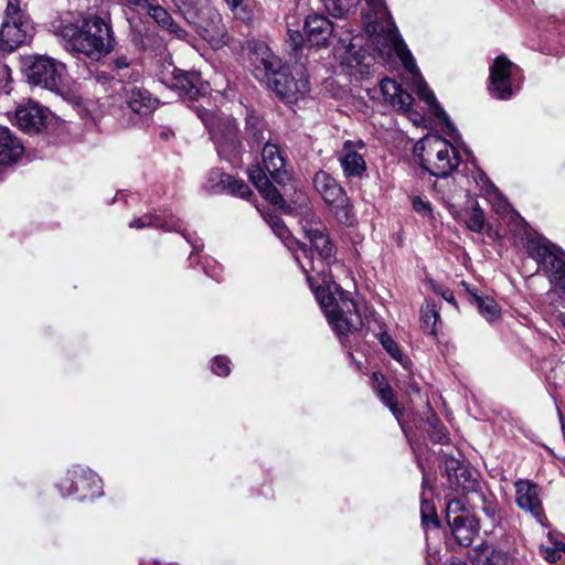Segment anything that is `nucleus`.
Wrapping results in <instances>:
<instances>
[{"label": "nucleus", "mask_w": 565, "mask_h": 565, "mask_svg": "<svg viewBox=\"0 0 565 565\" xmlns=\"http://www.w3.org/2000/svg\"><path fill=\"white\" fill-rule=\"evenodd\" d=\"M306 237L316 249L318 257L313 259L308 249V257L300 253L301 260L307 259L310 265V269L305 274L329 323L338 334L344 335L359 331L363 327V322L356 305L348 292L334 281L330 271L329 260L334 254V248L326 226L311 231V234ZM301 263L303 264V262Z\"/></svg>", "instance_id": "obj_1"}, {"label": "nucleus", "mask_w": 565, "mask_h": 565, "mask_svg": "<svg viewBox=\"0 0 565 565\" xmlns=\"http://www.w3.org/2000/svg\"><path fill=\"white\" fill-rule=\"evenodd\" d=\"M446 472L449 477L450 486L454 487L457 492L465 494L476 491L478 487L477 480L472 477L471 471L461 466L459 461H448Z\"/></svg>", "instance_id": "obj_18"}, {"label": "nucleus", "mask_w": 565, "mask_h": 565, "mask_svg": "<svg viewBox=\"0 0 565 565\" xmlns=\"http://www.w3.org/2000/svg\"><path fill=\"white\" fill-rule=\"evenodd\" d=\"M213 373L220 376H227L230 374V360L226 356L214 358L211 366Z\"/></svg>", "instance_id": "obj_40"}, {"label": "nucleus", "mask_w": 565, "mask_h": 565, "mask_svg": "<svg viewBox=\"0 0 565 565\" xmlns=\"http://www.w3.org/2000/svg\"><path fill=\"white\" fill-rule=\"evenodd\" d=\"M64 70L56 60L39 55L28 65L25 75L29 83L56 92L61 88Z\"/></svg>", "instance_id": "obj_8"}, {"label": "nucleus", "mask_w": 565, "mask_h": 565, "mask_svg": "<svg viewBox=\"0 0 565 565\" xmlns=\"http://www.w3.org/2000/svg\"><path fill=\"white\" fill-rule=\"evenodd\" d=\"M258 191L264 196V199L269 201L271 204L277 206L282 205L284 199L279 191L270 183V181H267L266 185L264 184L260 188H258Z\"/></svg>", "instance_id": "obj_36"}, {"label": "nucleus", "mask_w": 565, "mask_h": 565, "mask_svg": "<svg viewBox=\"0 0 565 565\" xmlns=\"http://www.w3.org/2000/svg\"><path fill=\"white\" fill-rule=\"evenodd\" d=\"M268 223L271 226L275 234L284 242L287 248L291 250L296 262L300 265L303 273H308L306 264L301 263L300 255L301 253L305 257H308L306 245L290 237L288 228L285 226L284 222L278 216H270Z\"/></svg>", "instance_id": "obj_20"}, {"label": "nucleus", "mask_w": 565, "mask_h": 565, "mask_svg": "<svg viewBox=\"0 0 565 565\" xmlns=\"http://www.w3.org/2000/svg\"><path fill=\"white\" fill-rule=\"evenodd\" d=\"M288 42H289L290 46L295 51H297L302 46V44L305 42V36L298 30L288 29Z\"/></svg>", "instance_id": "obj_46"}, {"label": "nucleus", "mask_w": 565, "mask_h": 565, "mask_svg": "<svg viewBox=\"0 0 565 565\" xmlns=\"http://www.w3.org/2000/svg\"><path fill=\"white\" fill-rule=\"evenodd\" d=\"M373 380L377 382V385L374 387L376 394L380 396L382 402L390 408L392 414L399 418L403 413V409L398 406L395 394L392 387L384 382V379L379 373H373Z\"/></svg>", "instance_id": "obj_26"}, {"label": "nucleus", "mask_w": 565, "mask_h": 565, "mask_svg": "<svg viewBox=\"0 0 565 565\" xmlns=\"http://www.w3.org/2000/svg\"><path fill=\"white\" fill-rule=\"evenodd\" d=\"M330 206H332L334 215L339 223L345 225L353 224L354 215L352 211V205L347 194L344 195L343 201L339 200V202H334V204H331Z\"/></svg>", "instance_id": "obj_31"}, {"label": "nucleus", "mask_w": 565, "mask_h": 565, "mask_svg": "<svg viewBox=\"0 0 565 565\" xmlns=\"http://www.w3.org/2000/svg\"><path fill=\"white\" fill-rule=\"evenodd\" d=\"M411 387H412V390H413L414 392H416V393H418V392H419V387H418L416 384H413Z\"/></svg>", "instance_id": "obj_57"}, {"label": "nucleus", "mask_w": 565, "mask_h": 565, "mask_svg": "<svg viewBox=\"0 0 565 565\" xmlns=\"http://www.w3.org/2000/svg\"><path fill=\"white\" fill-rule=\"evenodd\" d=\"M147 13L156 21L160 28H166L173 19L170 13L160 4L151 2Z\"/></svg>", "instance_id": "obj_35"}, {"label": "nucleus", "mask_w": 565, "mask_h": 565, "mask_svg": "<svg viewBox=\"0 0 565 565\" xmlns=\"http://www.w3.org/2000/svg\"><path fill=\"white\" fill-rule=\"evenodd\" d=\"M253 74L287 103H296L310 89L308 76L301 67L291 71L282 66L280 58L269 51L255 62Z\"/></svg>", "instance_id": "obj_4"}, {"label": "nucleus", "mask_w": 565, "mask_h": 565, "mask_svg": "<svg viewBox=\"0 0 565 565\" xmlns=\"http://www.w3.org/2000/svg\"><path fill=\"white\" fill-rule=\"evenodd\" d=\"M232 10L236 9L242 0H225Z\"/></svg>", "instance_id": "obj_52"}, {"label": "nucleus", "mask_w": 565, "mask_h": 565, "mask_svg": "<svg viewBox=\"0 0 565 565\" xmlns=\"http://www.w3.org/2000/svg\"><path fill=\"white\" fill-rule=\"evenodd\" d=\"M459 505V501H452L448 504L447 522L451 529V533L455 540L462 546H469L475 541V537L479 531V526L478 522L469 515H451L450 510L452 507L458 509Z\"/></svg>", "instance_id": "obj_12"}, {"label": "nucleus", "mask_w": 565, "mask_h": 565, "mask_svg": "<svg viewBox=\"0 0 565 565\" xmlns=\"http://www.w3.org/2000/svg\"><path fill=\"white\" fill-rule=\"evenodd\" d=\"M486 195L488 200L491 202V204L494 206L497 212H502L507 210L508 203L498 192L497 189H492V191H489Z\"/></svg>", "instance_id": "obj_44"}, {"label": "nucleus", "mask_w": 565, "mask_h": 565, "mask_svg": "<svg viewBox=\"0 0 565 565\" xmlns=\"http://www.w3.org/2000/svg\"><path fill=\"white\" fill-rule=\"evenodd\" d=\"M299 222L306 236L310 235L311 231L320 230L324 226L317 213L308 206L300 211Z\"/></svg>", "instance_id": "obj_30"}, {"label": "nucleus", "mask_w": 565, "mask_h": 565, "mask_svg": "<svg viewBox=\"0 0 565 565\" xmlns=\"http://www.w3.org/2000/svg\"><path fill=\"white\" fill-rule=\"evenodd\" d=\"M446 440H447V437L445 435H441L438 437L439 443H446Z\"/></svg>", "instance_id": "obj_55"}, {"label": "nucleus", "mask_w": 565, "mask_h": 565, "mask_svg": "<svg viewBox=\"0 0 565 565\" xmlns=\"http://www.w3.org/2000/svg\"><path fill=\"white\" fill-rule=\"evenodd\" d=\"M263 162L266 171L278 184H286L290 180L289 172L285 169V159L277 145L266 142L263 148Z\"/></svg>", "instance_id": "obj_16"}, {"label": "nucleus", "mask_w": 565, "mask_h": 565, "mask_svg": "<svg viewBox=\"0 0 565 565\" xmlns=\"http://www.w3.org/2000/svg\"><path fill=\"white\" fill-rule=\"evenodd\" d=\"M542 264L550 273L552 282L565 294V262L554 252L544 248Z\"/></svg>", "instance_id": "obj_24"}, {"label": "nucleus", "mask_w": 565, "mask_h": 565, "mask_svg": "<svg viewBox=\"0 0 565 565\" xmlns=\"http://www.w3.org/2000/svg\"><path fill=\"white\" fill-rule=\"evenodd\" d=\"M189 24L214 49L226 44L227 31L220 12L211 7L200 9L186 7L180 9Z\"/></svg>", "instance_id": "obj_7"}, {"label": "nucleus", "mask_w": 565, "mask_h": 565, "mask_svg": "<svg viewBox=\"0 0 565 565\" xmlns=\"http://www.w3.org/2000/svg\"><path fill=\"white\" fill-rule=\"evenodd\" d=\"M462 221L466 226L476 233H480L484 226V214L478 202H472L462 214Z\"/></svg>", "instance_id": "obj_28"}, {"label": "nucleus", "mask_w": 565, "mask_h": 565, "mask_svg": "<svg viewBox=\"0 0 565 565\" xmlns=\"http://www.w3.org/2000/svg\"><path fill=\"white\" fill-rule=\"evenodd\" d=\"M441 296L444 297L445 300H447L449 302H452V300H454L452 292H450V291H444V292H441Z\"/></svg>", "instance_id": "obj_53"}, {"label": "nucleus", "mask_w": 565, "mask_h": 565, "mask_svg": "<svg viewBox=\"0 0 565 565\" xmlns=\"http://www.w3.org/2000/svg\"><path fill=\"white\" fill-rule=\"evenodd\" d=\"M246 134L248 136V142L252 146H259L265 139L264 130L260 122L255 117H248L246 120Z\"/></svg>", "instance_id": "obj_34"}, {"label": "nucleus", "mask_w": 565, "mask_h": 565, "mask_svg": "<svg viewBox=\"0 0 565 565\" xmlns=\"http://www.w3.org/2000/svg\"><path fill=\"white\" fill-rule=\"evenodd\" d=\"M420 319L425 331L429 334H434L436 332V322L439 319L436 306L429 301L423 305L420 309Z\"/></svg>", "instance_id": "obj_32"}, {"label": "nucleus", "mask_w": 565, "mask_h": 565, "mask_svg": "<svg viewBox=\"0 0 565 565\" xmlns=\"http://www.w3.org/2000/svg\"><path fill=\"white\" fill-rule=\"evenodd\" d=\"M380 342L393 359L402 361V353L398 345L387 333H381Z\"/></svg>", "instance_id": "obj_37"}, {"label": "nucleus", "mask_w": 565, "mask_h": 565, "mask_svg": "<svg viewBox=\"0 0 565 565\" xmlns=\"http://www.w3.org/2000/svg\"><path fill=\"white\" fill-rule=\"evenodd\" d=\"M126 6L135 10H145L149 8L151 1L150 0H121Z\"/></svg>", "instance_id": "obj_49"}, {"label": "nucleus", "mask_w": 565, "mask_h": 565, "mask_svg": "<svg viewBox=\"0 0 565 565\" xmlns=\"http://www.w3.org/2000/svg\"><path fill=\"white\" fill-rule=\"evenodd\" d=\"M198 83L199 76L195 73L183 72L181 70H175L173 72L172 86L192 99L195 98L200 93Z\"/></svg>", "instance_id": "obj_25"}, {"label": "nucleus", "mask_w": 565, "mask_h": 565, "mask_svg": "<svg viewBox=\"0 0 565 565\" xmlns=\"http://www.w3.org/2000/svg\"><path fill=\"white\" fill-rule=\"evenodd\" d=\"M472 302L478 307L479 312L490 322L500 317V308L494 299L471 294Z\"/></svg>", "instance_id": "obj_29"}, {"label": "nucleus", "mask_w": 565, "mask_h": 565, "mask_svg": "<svg viewBox=\"0 0 565 565\" xmlns=\"http://www.w3.org/2000/svg\"><path fill=\"white\" fill-rule=\"evenodd\" d=\"M413 209L423 217H433L430 203L426 200H423L420 196H415L413 199Z\"/></svg>", "instance_id": "obj_43"}, {"label": "nucleus", "mask_w": 565, "mask_h": 565, "mask_svg": "<svg viewBox=\"0 0 565 565\" xmlns=\"http://www.w3.org/2000/svg\"><path fill=\"white\" fill-rule=\"evenodd\" d=\"M226 193L234 194L239 198H247L250 194V189L243 180H237L231 175V182Z\"/></svg>", "instance_id": "obj_38"}, {"label": "nucleus", "mask_w": 565, "mask_h": 565, "mask_svg": "<svg viewBox=\"0 0 565 565\" xmlns=\"http://www.w3.org/2000/svg\"><path fill=\"white\" fill-rule=\"evenodd\" d=\"M213 138L221 153H236L241 147L237 127L233 119H226L217 124Z\"/></svg>", "instance_id": "obj_17"}, {"label": "nucleus", "mask_w": 565, "mask_h": 565, "mask_svg": "<svg viewBox=\"0 0 565 565\" xmlns=\"http://www.w3.org/2000/svg\"><path fill=\"white\" fill-rule=\"evenodd\" d=\"M51 31L60 36L66 51L99 61L115 46L110 24L97 15L75 18L66 12L50 23Z\"/></svg>", "instance_id": "obj_3"}, {"label": "nucleus", "mask_w": 565, "mask_h": 565, "mask_svg": "<svg viewBox=\"0 0 565 565\" xmlns=\"http://www.w3.org/2000/svg\"><path fill=\"white\" fill-rule=\"evenodd\" d=\"M33 24L20 0H8L0 29V49L12 52L33 36Z\"/></svg>", "instance_id": "obj_6"}, {"label": "nucleus", "mask_w": 565, "mask_h": 565, "mask_svg": "<svg viewBox=\"0 0 565 565\" xmlns=\"http://www.w3.org/2000/svg\"><path fill=\"white\" fill-rule=\"evenodd\" d=\"M329 13L333 17H344L348 14L360 0H321ZM367 7L372 10L373 15H369L370 25L373 33L376 35L373 38V43L379 47L380 54L385 57L390 56L392 52L403 62L405 68L413 75V85L417 96L424 100L434 111L435 116L439 119L447 121V115L437 103L434 93L427 87L423 77L419 74V70L416 66L415 60L411 52L405 46L404 42L398 38L396 29L388 25L385 34L379 32L384 31V28H380L379 22L384 20L388 12L383 0H365Z\"/></svg>", "instance_id": "obj_2"}, {"label": "nucleus", "mask_w": 565, "mask_h": 565, "mask_svg": "<svg viewBox=\"0 0 565 565\" xmlns=\"http://www.w3.org/2000/svg\"><path fill=\"white\" fill-rule=\"evenodd\" d=\"M484 565H509L508 555L501 550H491L487 555Z\"/></svg>", "instance_id": "obj_41"}, {"label": "nucleus", "mask_w": 565, "mask_h": 565, "mask_svg": "<svg viewBox=\"0 0 565 565\" xmlns=\"http://www.w3.org/2000/svg\"><path fill=\"white\" fill-rule=\"evenodd\" d=\"M544 556L550 563H556L561 559V551L558 548H546Z\"/></svg>", "instance_id": "obj_51"}, {"label": "nucleus", "mask_w": 565, "mask_h": 565, "mask_svg": "<svg viewBox=\"0 0 565 565\" xmlns=\"http://www.w3.org/2000/svg\"><path fill=\"white\" fill-rule=\"evenodd\" d=\"M303 32L310 45L323 46L333 33V25L327 17L313 13L306 18Z\"/></svg>", "instance_id": "obj_15"}, {"label": "nucleus", "mask_w": 565, "mask_h": 565, "mask_svg": "<svg viewBox=\"0 0 565 565\" xmlns=\"http://www.w3.org/2000/svg\"><path fill=\"white\" fill-rule=\"evenodd\" d=\"M449 565H467V564L463 563V562H455V561H452Z\"/></svg>", "instance_id": "obj_56"}, {"label": "nucleus", "mask_w": 565, "mask_h": 565, "mask_svg": "<svg viewBox=\"0 0 565 565\" xmlns=\"http://www.w3.org/2000/svg\"><path fill=\"white\" fill-rule=\"evenodd\" d=\"M516 66L505 56H499L490 67V90L500 99L512 96V73Z\"/></svg>", "instance_id": "obj_10"}, {"label": "nucleus", "mask_w": 565, "mask_h": 565, "mask_svg": "<svg viewBox=\"0 0 565 565\" xmlns=\"http://www.w3.org/2000/svg\"><path fill=\"white\" fill-rule=\"evenodd\" d=\"M422 522L425 526H428L429 524H433L436 526L438 524L437 515L435 513V510L429 501L423 500L422 501Z\"/></svg>", "instance_id": "obj_39"}, {"label": "nucleus", "mask_w": 565, "mask_h": 565, "mask_svg": "<svg viewBox=\"0 0 565 565\" xmlns=\"http://www.w3.org/2000/svg\"><path fill=\"white\" fill-rule=\"evenodd\" d=\"M58 488L64 497L79 494L81 499H85L100 493V479L90 469L74 466L61 480Z\"/></svg>", "instance_id": "obj_9"}, {"label": "nucleus", "mask_w": 565, "mask_h": 565, "mask_svg": "<svg viewBox=\"0 0 565 565\" xmlns=\"http://www.w3.org/2000/svg\"><path fill=\"white\" fill-rule=\"evenodd\" d=\"M126 103L134 113L147 115L156 108L158 100L147 89L134 86L126 93Z\"/></svg>", "instance_id": "obj_22"}, {"label": "nucleus", "mask_w": 565, "mask_h": 565, "mask_svg": "<svg viewBox=\"0 0 565 565\" xmlns=\"http://www.w3.org/2000/svg\"><path fill=\"white\" fill-rule=\"evenodd\" d=\"M24 151L23 145L6 128H0V164L15 162Z\"/></svg>", "instance_id": "obj_23"}, {"label": "nucleus", "mask_w": 565, "mask_h": 565, "mask_svg": "<svg viewBox=\"0 0 565 565\" xmlns=\"http://www.w3.org/2000/svg\"><path fill=\"white\" fill-rule=\"evenodd\" d=\"M514 487L518 507L521 510L531 513L541 522L544 512L541 500V488L539 484L527 479H521L515 481Z\"/></svg>", "instance_id": "obj_11"}, {"label": "nucleus", "mask_w": 565, "mask_h": 565, "mask_svg": "<svg viewBox=\"0 0 565 565\" xmlns=\"http://www.w3.org/2000/svg\"><path fill=\"white\" fill-rule=\"evenodd\" d=\"M365 148L362 140H348L339 152V161L347 177L361 178L366 170L364 156L360 150Z\"/></svg>", "instance_id": "obj_13"}, {"label": "nucleus", "mask_w": 565, "mask_h": 565, "mask_svg": "<svg viewBox=\"0 0 565 565\" xmlns=\"http://www.w3.org/2000/svg\"><path fill=\"white\" fill-rule=\"evenodd\" d=\"M248 177L257 189L264 184L266 185V182L269 181L264 170L258 166L248 169Z\"/></svg>", "instance_id": "obj_42"}, {"label": "nucleus", "mask_w": 565, "mask_h": 565, "mask_svg": "<svg viewBox=\"0 0 565 565\" xmlns=\"http://www.w3.org/2000/svg\"><path fill=\"white\" fill-rule=\"evenodd\" d=\"M163 29L173 34L179 40H185L188 36V32L181 28L173 19Z\"/></svg>", "instance_id": "obj_48"}, {"label": "nucleus", "mask_w": 565, "mask_h": 565, "mask_svg": "<svg viewBox=\"0 0 565 565\" xmlns=\"http://www.w3.org/2000/svg\"><path fill=\"white\" fill-rule=\"evenodd\" d=\"M47 116L49 110L32 100L19 105L15 110L17 125L25 132H39Z\"/></svg>", "instance_id": "obj_14"}, {"label": "nucleus", "mask_w": 565, "mask_h": 565, "mask_svg": "<svg viewBox=\"0 0 565 565\" xmlns=\"http://www.w3.org/2000/svg\"><path fill=\"white\" fill-rule=\"evenodd\" d=\"M476 180H479L480 182H482L484 194H487L489 191H492V189H495L494 185L492 184V182L489 180V178L482 171L478 172Z\"/></svg>", "instance_id": "obj_50"}, {"label": "nucleus", "mask_w": 565, "mask_h": 565, "mask_svg": "<svg viewBox=\"0 0 565 565\" xmlns=\"http://www.w3.org/2000/svg\"><path fill=\"white\" fill-rule=\"evenodd\" d=\"M95 79L97 82H100V83H104V82H107L108 81V76L106 74H97L95 76Z\"/></svg>", "instance_id": "obj_54"}, {"label": "nucleus", "mask_w": 565, "mask_h": 565, "mask_svg": "<svg viewBox=\"0 0 565 565\" xmlns=\"http://www.w3.org/2000/svg\"><path fill=\"white\" fill-rule=\"evenodd\" d=\"M131 58L126 54L116 55L109 63L113 71L120 72L130 66Z\"/></svg>", "instance_id": "obj_45"}, {"label": "nucleus", "mask_w": 565, "mask_h": 565, "mask_svg": "<svg viewBox=\"0 0 565 565\" xmlns=\"http://www.w3.org/2000/svg\"><path fill=\"white\" fill-rule=\"evenodd\" d=\"M313 184L317 192L328 205L334 204V202H339V200H344L345 192L327 172H317L313 179Z\"/></svg>", "instance_id": "obj_21"}, {"label": "nucleus", "mask_w": 565, "mask_h": 565, "mask_svg": "<svg viewBox=\"0 0 565 565\" xmlns=\"http://www.w3.org/2000/svg\"><path fill=\"white\" fill-rule=\"evenodd\" d=\"M415 153L422 167L435 177H447L459 166L457 151L439 136L424 137L415 146Z\"/></svg>", "instance_id": "obj_5"}, {"label": "nucleus", "mask_w": 565, "mask_h": 565, "mask_svg": "<svg viewBox=\"0 0 565 565\" xmlns=\"http://www.w3.org/2000/svg\"><path fill=\"white\" fill-rule=\"evenodd\" d=\"M231 182V175L226 174L218 169H213L210 171L206 182L204 184V189L213 194L226 193L227 188Z\"/></svg>", "instance_id": "obj_27"}, {"label": "nucleus", "mask_w": 565, "mask_h": 565, "mask_svg": "<svg viewBox=\"0 0 565 565\" xmlns=\"http://www.w3.org/2000/svg\"><path fill=\"white\" fill-rule=\"evenodd\" d=\"M163 29L173 34L179 40H185L188 36V32L181 28L173 19Z\"/></svg>", "instance_id": "obj_47"}, {"label": "nucleus", "mask_w": 565, "mask_h": 565, "mask_svg": "<svg viewBox=\"0 0 565 565\" xmlns=\"http://www.w3.org/2000/svg\"><path fill=\"white\" fill-rule=\"evenodd\" d=\"M380 86L385 100L394 108L404 113L411 111L414 98L397 82L391 78H383Z\"/></svg>", "instance_id": "obj_19"}, {"label": "nucleus", "mask_w": 565, "mask_h": 565, "mask_svg": "<svg viewBox=\"0 0 565 565\" xmlns=\"http://www.w3.org/2000/svg\"><path fill=\"white\" fill-rule=\"evenodd\" d=\"M147 226L160 227V228H163L164 231H177L178 230V225L175 223H172V222L171 223H168V222L162 223L158 216H153V215H143L141 217L135 218L130 223V227L143 228Z\"/></svg>", "instance_id": "obj_33"}]
</instances>
